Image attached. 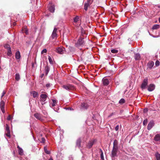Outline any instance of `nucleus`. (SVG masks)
I'll return each mask as SVG.
<instances>
[{"instance_id": "1", "label": "nucleus", "mask_w": 160, "mask_h": 160, "mask_svg": "<svg viewBox=\"0 0 160 160\" xmlns=\"http://www.w3.org/2000/svg\"><path fill=\"white\" fill-rule=\"evenodd\" d=\"M85 44V41L83 40V38L80 37L76 43V46L79 48L80 46H83Z\"/></svg>"}, {"instance_id": "2", "label": "nucleus", "mask_w": 160, "mask_h": 160, "mask_svg": "<svg viewBox=\"0 0 160 160\" xmlns=\"http://www.w3.org/2000/svg\"><path fill=\"white\" fill-rule=\"evenodd\" d=\"M62 87L66 90L68 91L74 90L75 88L74 86L70 84L63 85L62 86Z\"/></svg>"}, {"instance_id": "3", "label": "nucleus", "mask_w": 160, "mask_h": 160, "mask_svg": "<svg viewBox=\"0 0 160 160\" xmlns=\"http://www.w3.org/2000/svg\"><path fill=\"white\" fill-rule=\"evenodd\" d=\"M57 29L55 27L54 28L52 35L50 37V39H55L57 38Z\"/></svg>"}, {"instance_id": "4", "label": "nucleus", "mask_w": 160, "mask_h": 160, "mask_svg": "<svg viewBox=\"0 0 160 160\" xmlns=\"http://www.w3.org/2000/svg\"><path fill=\"white\" fill-rule=\"evenodd\" d=\"M48 98V96L46 94H42L40 96V100L42 102V105L45 104V101Z\"/></svg>"}, {"instance_id": "5", "label": "nucleus", "mask_w": 160, "mask_h": 160, "mask_svg": "<svg viewBox=\"0 0 160 160\" xmlns=\"http://www.w3.org/2000/svg\"><path fill=\"white\" fill-rule=\"evenodd\" d=\"M73 22L74 24L77 27H78L80 25L81 23L80 22V19L78 16H77L74 18Z\"/></svg>"}, {"instance_id": "6", "label": "nucleus", "mask_w": 160, "mask_h": 160, "mask_svg": "<svg viewBox=\"0 0 160 160\" xmlns=\"http://www.w3.org/2000/svg\"><path fill=\"white\" fill-rule=\"evenodd\" d=\"M148 83V79L147 78H145L143 80L141 86V88L142 89L146 88Z\"/></svg>"}, {"instance_id": "7", "label": "nucleus", "mask_w": 160, "mask_h": 160, "mask_svg": "<svg viewBox=\"0 0 160 160\" xmlns=\"http://www.w3.org/2000/svg\"><path fill=\"white\" fill-rule=\"evenodd\" d=\"M34 116L36 118L41 121H42L44 120L43 117L40 113H35L34 114Z\"/></svg>"}, {"instance_id": "8", "label": "nucleus", "mask_w": 160, "mask_h": 160, "mask_svg": "<svg viewBox=\"0 0 160 160\" xmlns=\"http://www.w3.org/2000/svg\"><path fill=\"white\" fill-rule=\"evenodd\" d=\"M89 107V105L86 103H82L80 106V109L81 110H84L87 109Z\"/></svg>"}, {"instance_id": "9", "label": "nucleus", "mask_w": 160, "mask_h": 160, "mask_svg": "<svg viewBox=\"0 0 160 160\" xmlns=\"http://www.w3.org/2000/svg\"><path fill=\"white\" fill-rule=\"evenodd\" d=\"M155 87L154 84H151L148 86V90L149 92L152 91L155 89Z\"/></svg>"}, {"instance_id": "10", "label": "nucleus", "mask_w": 160, "mask_h": 160, "mask_svg": "<svg viewBox=\"0 0 160 160\" xmlns=\"http://www.w3.org/2000/svg\"><path fill=\"white\" fill-rule=\"evenodd\" d=\"M0 108L2 112L4 113L5 111L4 110L5 103L3 101H1L0 102Z\"/></svg>"}, {"instance_id": "11", "label": "nucleus", "mask_w": 160, "mask_h": 160, "mask_svg": "<svg viewBox=\"0 0 160 160\" xmlns=\"http://www.w3.org/2000/svg\"><path fill=\"white\" fill-rule=\"evenodd\" d=\"M154 122L153 121H151L148 123V126L147 129L148 130H150L151 128L154 126Z\"/></svg>"}, {"instance_id": "12", "label": "nucleus", "mask_w": 160, "mask_h": 160, "mask_svg": "<svg viewBox=\"0 0 160 160\" xmlns=\"http://www.w3.org/2000/svg\"><path fill=\"white\" fill-rule=\"evenodd\" d=\"M117 152V148H115L113 146V150L112 152V157H114L116 156Z\"/></svg>"}, {"instance_id": "13", "label": "nucleus", "mask_w": 160, "mask_h": 160, "mask_svg": "<svg viewBox=\"0 0 160 160\" xmlns=\"http://www.w3.org/2000/svg\"><path fill=\"white\" fill-rule=\"evenodd\" d=\"M64 48H58L56 49V52L62 54L64 52Z\"/></svg>"}, {"instance_id": "14", "label": "nucleus", "mask_w": 160, "mask_h": 160, "mask_svg": "<svg viewBox=\"0 0 160 160\" xmlns=\"http://www.w3.org/2000/svg\"><path fill=\"white\" fill-rule=\"evenodd\" d=\"M55 9V6L54 5L52 4H50L49 5V10L51 12H54Z\"/></svg>"}, {"instance_id": "15", "label": "nucleus", "mask_w": 160, "mask_h": 160, "mask_svg": "<svg viewBox=\"0 0 160 160\" xmlns=\"http://www.w3.org/2000/svg\"><path fill=\"white\" fill-rule=\"evenodd\" d=\"M154 65V62L152 61H149L147 64V66L150 69H151Z\"/></svg>"}, {"instance_id": "16", "label": "nucleus", "mask_w": 160, "mask_h": 160, "mask_svg": "<svg viewBox=\"0 0 160 160\" xmlns=\"http://www.w3.org/2000/svg\"><path fill=\"white\" fill-rule=\"evenodd\" d=\"M102 82L103 84L104 85H107L109 84V82L108 80L105 78H103Z\"/></svg>"}, {"instance_id": "17", "label": "nucleus", "mask_w": 160, "mask_h": 160, "mask_svg": "<svg viewBox=\"0 0 160 160\" xmlns=\"http://www.w3.org/2000/svg\"><path fill=\"white\" fill-rule=\"evenodd\" d=\"M21 58L20 52L19 51H17L15 53V58L18 60L19 59Z\"/></svg>"}, {"instance_id": "18", "label": "nucleus", "mask_w": 160, "mask_h": 160, "mask_svg": "<svg viewBox=\"0 0 160 160\" xmlns=\"http://www.w3.org/2000/svg\"><path fill=\"white\" fill-rule=\"evenodd\" d=\"M17 148L18 149V151L19 154L21 155H22L23 154V150L18 146H17Z\"/></svg>"}, {"instance_id": "19", "label": "nucleus", "mask_w": 160, "mask_h": 160, "mask_svg": "<svg viewBox=\"0 0 160 160\" xmlns=\"http://www.w3.org/2000/svg\"><path fill=\"white\" fill-rule=\"evenodd\" d=\"M134 58L136 60H139L141 58L140 54L138 53L135 54Z\"/></svg>"}, {"instance_id": "20", "label": "nucleus", "mask_w": 160, "mask_h": 160, "mask_svg": "<svg viewBox=\"0 0 160 160\" xmlns=\"http://www.w3.org/2000/svg\"><path fill=\"white\" fill-rule=\"evenodd\" d=\"M30 93L31 95L33 96V97L34 98L37 97L38 96V92L34 91H31L30 92Z\"/></svg>"}, {"instance_id": "21", "label": "nucleus", "mask_w": 160, "mask_h": 160, "mask_svg": "<svg viewBox=\"0 0 160 160\" xmlns=\"http://www.w3.org/2000/svg\"><path fill=\"white\" fill-rule=\"evenodd\" d=\"M154 140L156 141H158L160 140V134H157L154 137Z\"/></svg>"}, {"instance_id": "22", "label": "nucleus", "mask_w": 160, "mask_h": 160, "mask_svg": "<svg viewBox=\"0 0 160 160\" xmlns=\"http://www.w3.org/2000/svg\"><path fill=\"white\" fill-rule=\"evenodd\" d=\"M94 142L93 141H90L88 143L87 147L89 148H91Z\"/></svg>"}, {"instance_id": "23", "label": "nucleus", "mask_w": 160, "mask_h": 160, "mask_svg": "<svg viewBox=\"0 0 160 160\" xmlns=\"http://www.w3.org/2000/svg\"><path fill=\"white\" fill-rule=\"evenodd\" d=\"M50 70V68L47 65L45 67V73L46 75H47Z\"/></svg>"}, {"instance_id": "24", "label": "nucleus", "mask_w": 160, "mask_h": 160, "mask_svg": "<svg viewBox=\"0 0 160 160\" xmlns=\"http://www.w3.org/2000/svg\"><path fill=\"white\" fill-rule=\"evenodd\" d=\"M81 140L80 138H78L77 141L76 145L79 148L81 146Z\"/></svg>"}, {"instance_id": "25", "label": "nucleus", "mask_w": 160, "mask_h": 160, "mask_svg": "<svg viewBox=\"0 0 160 160\" xmlns=\"http://www.w3.org/2000/svg\"><path fill=\"white\" fill-rule=\"evenodd\" d=\"M160 27V26L158 24L154 25L152 28V29L153 30L157 29H158Z\"/></svg>"}, {"instance_id": "26", "label": "nucleus", "mask_w": 160, "mask_h": 160, "mask_svg": "<svg viewBox=\"0 0 160 160\" xmlns=\"http://www.w3.org/2000/svg\"><path fill=\"white\" fill-rule=\"evenodd\" d=\"M52 104L51 105V107L52 108H53V107H54V106L56 105L57 102L54 99H52Z\"/></svg>"}, {"instance_id": "27", "label": "nucleus", "mask_w": 160, "mask_h": 160, "mask_svg": "<svg viewBox=\"0 0 160 160\" xmlns=\"http://www.w3.org/2000/svg\"><path fill=\"white\" fill-rule=\"evenodd\" d=\"M15 79L16 80L18 81L20 79V77L18 73H17L15 74Z\"/></svg>"}, {"instance_id": "28", "label": "nucleus", "mask_w": 160, "mask_h": 160, "mask_svg": "<svg viewBox=\"0 0 160 160\" xmlns=\"http://www.w3.org/2000/svg\"><path fill=\"white\" fill-rule=\"evenodd\" d=\"M8 52L7 53V55L10 57H11L12 55V52L11 51V49H8L7 50Z\"/></svg>"}, {"instance_id": "29", "label": "nucleus", "mask_w": 160, "mask_h": 160, "mask_svg": "<svg viewBox=\"0 0 160 160\" xmlns=\"http://www.w3.org/2000/svg\"><path fill=\"white\" fill-rule=\"evenodd\" d=\"M155 157L156 158L157 160H160V154L158 152L155 153Z\"/></svg>"}, {"instance_id": "30", "label": "nucleus", "mask_w": 160, "mask_h": 160, "mask_svg": "<svg viewBox=\"0 0 160 160\" xmlns=\"http://www.w3.org/2000/svg\"><path fill=\"white\" fill-rule=\"evenodd\" d=\"M22 33H25L26 34H28V30L26 28H23L22 29Z\"/></svg>"}, {"instance_id": "31", "label": "nucleus", "mask_w": 160, "mask_h": 160, "mask_svg": "<svg viewBox=\"0 0 160 160\" xmlns=\"http://www.w3.org/2000/svg\"><path fill=\"white\" fill-rule=\"evenodd\" d=\"M48 60L49 62V63L51 64H53V59L50 57V56H48Z\"/></svg>"}, {"instance_id": "32", "label": "nucleus", "mask_w": 160, "mask_h": 160, "mask_svg": "<svg viewBox=\"0 0 160 160\" xmlns=\"http://www.w3.org/2000/svg\"><path fill=\"white\" fill-rule=\"evenodd\" d=\"M5 135L6 136L8 137L9 138H10V132H5Z\"/></svg>"}, {"instance_id": "33", "label": "nucleus", "mask_w": 160, "mask_h": 160, "mask_svg": "<svg viewBox=\"0 0 160 160\" xmlns=\"http://www.w3.org/2000/svg\"><path fill=\"white\" fill-rule=\"evenodd\" d=\"M44 152L47 154H49L50 153V152L48 151L47 147H45L44 148Z\"/></svg>"}, {"instance_id": "34", "label": "nucleus", "mask_w": 160, "mask_h": 160, "mask_svg": "<svg viewBox=\"0 0 160 160\" xmlns=\"http://www.w3.org/2000/svg\"><path fill=\"white\" fill-rule=\"evenodd\" d=\"M4 47L6 49H7V50L8 49H11V47H10V46L8 44H5L4 46Z\"/></svg>"}, {"instance_id": "35", "label": "nucleus", "mask_w": 160, "mask_h": 160, "mask_svg": "<svg viewBox=\"0 0 160 160\" xmlns=\"http://www.w3.org/2000/svg\"><path fill=\"white\" fill-rule=\"evenodd\" d=\"M89 5V4H88V3H85L84 4V9L86 11L87 10L88 7Z\"/></svg>"}, {"instance_id": "36", "label": "nucleus", "mask_w": 160, "mask_h": 160, "mask_svg": "<svg viewBox=\"0 0 160 160\" xmlns=\"http://www.w3.org/2000/svg\"><path fill=\"white\" fill-rule=\"evenodd\" d=\"M118 52V50L116 49H113L111 50V52L113 53H117Z\"/></svg>"}, {"instance_id": "37", "label": "nucleus", "mask_w": 160, "mask_h": 160, "mask_svg": "<svg viewBox=\"0 0 160 160\" xmlns=\"http://www.w3.org/2000/svg\"><path fill=\"white\" fill-rule=\"evenodd\" d=\"M118 144V141L116 140H114L113 142V146L115 148V146L117 147V146Z\"/></svg>"}, {"instance_id": "38", "label": "nucleus", "mask_w": 160, "mask_h": 160, "mask_svg": "<svg viewBox=\"0 0 160 160\" xmlns=\"http://www.w3.org/2000/svg\"><path fill=\"white\" fill-rule=\"evenodd\" d=\"M10 132L9 130V128L8 126L6 124V132Z\"/></svg>"}, {"instance_id": "39", "label": "nucleus", "mask_w": 160, "mask_h": 160, "mask_svg": "<svg viewBox=\"0 0 160 160\" xmlns=\"http://www.w3.org/2000/svg\"><path fill=\"white\" fill-rule=\"evenodd\" d=\"M155 66L156 67L160 65V62L158 60H157L155 63Z\"/></svg>"}, {"instance_id": "40", "label": "nucleus", "mask_w": 160, "mask_h": 160, "mask_svg": "<svg viewBox=\"0 0 160 160\" xmlns=\"http://www.w3.org/2000/svg\"><path fill=\"white\" fill-rule=\"evenodd\" d=\"M125 102V100L123 99H121L119 101V103L121 104H123Z\"/></svg>"}, {"instance_id": "41", "label": "nucleus", "mask_w": 160, "mask_h": 160, "mask_svg": "<svg viewBox=\"0 0 160 160\" xmlns=\"http://www.w3.org/2000/svg\"><path fill=\"white\" fill-rule=\"evenodd\" d=\"M47 52V50L46 49H44L41 52V53L43 54L44 53H46Z\"/></svg>"}, {"instance_id": "42", "label": "nucleus", "mask_w": 160, "mask_h": 160, "mask_svg": "<svg viewBox=\"0 0 160 160\" xmlns=\"http://www.w3.org/2000/svg\"><path fill=\"white\" fill-rule=\"evenodd\" d=\"M119 128V125H117L115 128V130L116 131H118Z\"/></svg>"}, {"instance_id": "43", "label": "nucleus", "mask_w": 160, "mask_h": 160, "mask_svg": "<svg viewBox=\"0 0 160 160\" xmlns=\"http://www.w3.org/2000/svg\"><path fill=\"white\" fill-rule=\"evenodd\" d=\"M6 93V92L4 91H3L2 92V96H1V98H2V97L4 96L5 95V94Z\"/></svg>"}, {"instance_id": "44", "label": "nucleus", "mask_w": 160, "mask_h": 160, "mask_svg": "<svg viewBox=\"0 0 160 160\" xmlns=\"http://www.w3.org/2000/svg\"><path fill=\"white\" fill-rule=\"evenodd\" d=\"M147 122V120L146 119L145 120H144L143 121V124L144 125H145V124H146Z\"/></svg>"}, {"instance_id": "45", "label": "nucleus", "mask_w": 160, "mask_h": 160, "mask_svg": "<svg viewBox=\"0 0 160 160\" xmlns=\"http://www.w3.org/2000/svg\"><path fill=\"white\" fill-rule=\"evenodd\" d=\"M101 159L102 160H103L104 157H103V152H102V153L101 155Z\"/></svg>"}, {"instance_id": "46", "label": "nucleus", "mask_w": 160, "mask_h": 160, "mask_svg": "<svg viewBox=\"0 0 160 160\" xmlns=\"http://www.w3.org/2000/svg\"><path fill=\"white\" fill-rule=\"evenodd\" d=\"M11 119V117L10 115H8V117L7 118V120H10Z\"/></svg>"}, {"instance_id": "47", "label": "nucleus", "mask_w": 160, "mask_h": 160, "mask_svg": "<svg viewBox=\"0 0 160 160\" xmlns=\"http://www.w3.org/2000/svg\"><path fill=\"white\" fill-rule=\"evenodd\" d=\"M46 86L47 88H49L51 86V84L50 83H48L46 84Z\"/></svg>"}, {"instance_id": "48", "label": "nucleus", "mask_w": 160, "mask_h": 160, "mask_svg": "<svg viewBox=\"0 0 160 160\" xmlns=\"http://www.w3.org/2000/svg\"><path fill=\"white\" fill-rule=\"evenodd\" d=\"M45 139L44 138H42V142L44 143L45 142Z\"/></svg>"}, {"instance_id": "49", "label": "nucleus", "mask_w": 160, "mask_h": 160, "mask_svg": "<svg viewBox=\"0 0 160 160\" xmlns=\"http://www.w3.org/2000/svg\"><path fill=\"white\" fill-rule=\"evenodd\" d=\"M147 109H144L143 110V111L144 112H146L147 111Z\"/></svg>"}, {"instance_id": "50", "label": "nucleus", "mask_w": 160, "mask_h": 160, "mask_svg": "<svg viewBox=\"0 0 160 160\" xmlns=\"http://www.w3.org/2000/svg\"><path fill=\"white\" fill-rule=\"evenodd\" d=\"M158 20L159 22L160 23V17L159 18Z\"/></svg>"}, {"instance_id": "51", "label": "nucleus", "mask_w": 160, "mask_h": 160, "mask_svg": "<svg viewBox=\"0 0 160 160\" xmlns=\"http://www.w3.org/2000/svg\"><path fill=\"white\" fill-rule=\"evenodd\" d=\"M33 65H34V64H33V63H32V67H33Z\"/></svg>"}, {"instance_id": "52", "label": "nucleus", "mask_w": 160, "mask_h": 160, "mask_svg": "<svg viewBox=\"0 0 160 160\" xmlns=\"http://www.w3.org/2000/svg\"><path fill=\"white\" fill-rule=\"evenodd\" d=\"M68 108L70 109V110H72V109H71V108ZM72 110H73V109H72Z\"/></svg>"}, {"instance_id": "53", "label": "nucleus", "mask_w": 160, "mask_h": 160, "mask_svg": "<svg viewBox=\"0 0 160 160\" xmlns=\"http://www.w3.org/2000/svg\"><path fill=\"white\" fill-rule=\"evenodd\" d=\"M47 114V113H46H46H44V114L45 115H46V114Z\"/></svg>"}, {"instance_id": "54", "label": "nucleus", "mask_w": 160, "mask_h": 160, "mask_svg": "<svg viewBox=\"0 0 160 160\" xmlns=\"http://www.w3.org/2000/svg\"><path fill=\"white\" fill-rule=\"evenodd\" d=\"M89 0H88V2H89Z\"/></svg>"}]
</instances>
